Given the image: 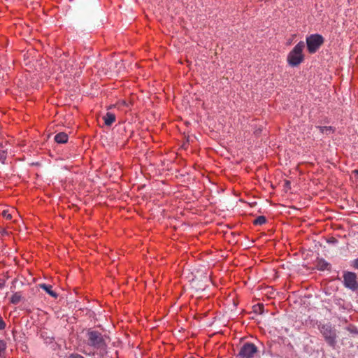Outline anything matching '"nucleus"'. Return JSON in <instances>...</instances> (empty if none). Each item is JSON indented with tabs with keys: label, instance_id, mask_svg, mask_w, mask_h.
<instances>
[{
	"label": "nucleus",
	"instance_id": "obj_1",
	"mask_svg": "<svg viewBox=\"0 0 358 358\" xmlns=\"http://www.w3.org/2000/svg\"><path fill=\"white\" fill-rule=\"evenodd\" d=\"M87 345L96 350H105L107 337L96 330L89 329L87 332Z\"/></svg>",
	"mask_w": 358,
	"mask_h": 358
},
{
	"label": "nucleus",
	"instance_id": "obj_2",
	"mask_svg": "<svg viewBox=\"0 0 358 358\" xmlns=\"http://www.w3.org/2000/svg\"><path fill=\"white\" fill-rule=\"evenodd\" d=\"M304 47V43L301 41L297 43L293 50L289 53L287 61L290 66H296L302 62L303 60V55L302 52Z\"/></svg>",
	"mask_w": 358,
	"mask_h": 358
},
{
	"label": "nucleus",
	"instance_id": "obj_3",
	"mask_svg": "<svg viewBox=\"0 0 358 358\" xmlns=\"http://www.w3.org/2000/svg\"><path fill=\"white\" fill-rule=\"evenodd\" d=\"M257 348L254 343H245L241 348L238 357L239 358H257Z\"/></svg>",
	"mask_w": 358,
	"mask_h": 358
},
{
	"label": "nucleus",
	"instance_id": "obj_4",
	"mask_svg": "<svg viewBox=\"0 0 358 358\" xmlns=\"http://www.w3.org/2000/svg\"><path fill=\"white\" fill-rule=\"evenodd\" d=\"M323 43L324 38L320 34H312L306 38L307 48L310 53L315 52Z\"/></svg>",
	"mask_w": 358,
	"mask_h": 358
},
{
	"label": "nucleus",
	"instance_id": "obj_5",
	"mask_svg": "<svg viewBox=\"0 0 358 358\" xmlns=\"http://www.w3.org/2000/svg\"><path fill=\"white\" fill-rule=\"evenodd\" d=\"M320 332L324 338L326 342L331 347H334L336 344V331L331 325H323L320 329Z\"/></svg>",
	"mask_w": 358,
	"mask_h": 358
},
{
	"label": "nucleus",
	"instance_id": "obj_6",
	"mask_svg": "<svg viewBox=\"0 0 358 358\" xmlns=\"http://www.w3.org/2000/svg\"><path fill=\"white\" fill-rule=\"evenodd\" d=\"M344 285L352 290L355 291L358 289V282L357 281V275L355 273L347 271L343 274Z\"/></svg>",
	"mask_w": 358,
	"mask_h": 358
},
{
	"label": "nucleus",
	"instance_id": "obj_7",
	"mask_svg": "<svg viewBox=\"0 0 358 358\" xmlns=\"http://www.w3.org/2000/svg\"><path fill=\"white\" fill-rule=\"evenodd\" d=\"M55 141L58 143H65L68 141V135L64 132H60L55 135Z\"/></svg>",
	"mask_w": 358,
	"mask_h": 358
},
{
	"label": "nucleus",
	"instance_id": "obj_8",
	"mask_svg": "<svg viewBox=\"0 0 358 358\" xmlns=\"http://www.w3.org/2000/svg\"><path fill=\"white\" fill-rule=\"evenodd\" d=\"M104 123L106 126H110L115 121V115L112 113H107L103 117Z\"/></svg>",
	"mask_w": 358,
	"mask_h": 358
},
{
	"label": "nucleus",
	"instance_id": "obj_9",
	"mask_svg": "<svg viewBox=\"0 0 358 358\" xmlns=\"http://www.w3.org/2000/svg\"><path fill=\"white\" fill-rule=\"evenodd\" d=\"M39 286L41 289L45 290L51 296H52L54 298L57 297V296H58L57 294L52 289V287L51 285H46V284H40Z\"/></svg>",
	"mask_w": 358,
	"mask_h": 358
},
{
	"label": "nucleus",
	"instance_id": "obj_10",
	"mask_svg": "<svg viewBox=\"0 0 358 358\" xmlns=\"http://www.w3.org/2000/svg\"><path fill=\"white\" fill-rule=\"evenodd\" d=\"M6 145H3L2 143H0V161L2 164L5 163L7 156L8 148H6Z\"/></svg>",
	"mask_w": 358,
	"mask_h": 358
},
{
	"label": "nucleus",
	"instance_id": "obj_11",
	"mask_svg": "<svg viewBox=\"0 0 358 358\" xmlns=\"http://www.w3.org/2000/svg\"><path fill=\"white\" fill-rule=\"evenodd\" d=\"M317 268L320 271H325L330 269V264L324 259H320L317 264Z\"/></svg>",
	"mask_w": 358,
	"mask_h": 358
},
{
	"label": "nucleus",
	"instance_id": "obj_12",
	"mask_svg": "<svg viewBox=\"0 0 358 358\" xmlns=\"http://www.w3.org/2000/svg\"><path fill=\"white\" fill-rule=\"evenodd\" d=\"M22 299V295L20 292H15L10 298V302L13 304H17Z\"/></svg>",
	"mask_w": 358,
	"mask_h": 358
},
{
	"label": "nucleus",
	"instance_id": "obj_13",
	"mask_svg": "<svg viewBox=\"0 0 358 358\" xmlns=\"http://www.w3.org/2000/svg\"><path fill=\"white\" fill-rule=\"evenodd\" d=\"M6 348V343L0 340V358H5V351Z\"/></svg>",
	"mask_w": 358,
	"mask_h": 358
},
{
	"label": "nucleus",
	"instance_id": "obj_14",
	"mask_svg": "<svg viewBox=\"0 0 358 358\" xmlns=\"http://www.w3.org/2000/svg\"><path fill=\"white\" fill-rule=\"evenodd\" d=\"M266 222V219L264 216H259L257 217L253 222L255 225H262L265 224Z\"/></svg>",
	"mask_w": 358,
	"mask_h": 358
},
{
	"label": "nucleus",
	"instance_id": "obj_15",
	"mask_svg": "<svg viewBox=\"0 0 358 358\" xmlns=\"http://www.w3.org/2000/svg\"><path fill=\"white\" fill-rule=\"evenodd\" d=\"M64 65L65 66V69L66 71H67L68 73H71V69H72V65L71 64H69L67 65V61L66 59H61L60 60V65Z\"/></svg>",
	"mask_w": 358,
	"mask_h": 358
},
{
	"label": "nucleus",
	"instance_id": "obj_16",
	"mask_svg": "<svg viewBox=\"0 0 358 358\" xmlns=\"http://www.w3.org/2000/svg\"><path fill=\"white\" fill-rule=\"evenodd\" d=\"M2 215L3 217L9 220H11L12 219V215L10 213H9V212L8 210H3L2 212Z\"/></svg>",
	"mask_w": 358,
	"mask_h": 358
},
{
	"label": "nucleus",
	"instance_id": "obj_17",
	"mask_svg": "<svg viewBox=\"0 0 358 358\" xmlns=\"http://www.w3.org/2000/svg\"><path fill=\"white\" fill-rule=\"evenodd\" d=\"M6 327V324L3 320L2 317L0 315V330L3 329Z\"/></svg>",
	"mask_w": 358,
	"mask_h": 358
},
{
	"label": "nucleus",
	"instance_id": "obj_18",
	"mask_svg": "<svg viewBox=\"0 0 358 358\" xmlns=\"http://www.w3.org/2000/svg\"><path fill=\"white\" fill-rule=\"evenodd\" d=\"M68 358H84L82 355L78 354H71Z\"/></svg>",
	"mask_w": 358,
	"mask_h": 358
},
{
	"label": "nucleus",
	"instance_id": "obj_19",
	"mask_svg": "<svg viewBox=\"0 0 358 358\" xmlns=\"http://www.w3.org/2000/svg\"><path fill=\"white\" fill-rule=\"evenodd\" d=\"M352 266H353L354 268L358 269V258L353 261Z\"/></svg>",
	"mask_w": 358,
	"mask_h": 358
},
{
	"label": "nucleus",
	"instance_id": "obj_20",
	"mask_svg": "<svg viewBox=\"0 0 358 358\" xmlns=\"http://www.w3.org/2000/svg\"><path fill=\"white\" fill-rule=\"evenodd\" d=\"M329 129H330V127H324L321 128L322 132H324V130L327 131V130H329Z\"/></svg>",
	"mask_w": 358,
	"mask_h": 358
},
{
	"label": "nucleus",
	"instance_id": "obj_21",
	"mask_svg": "<svg viewBox=\"0 0 358 358\" xmlns=\"http://www.w3.org/2000/svg\"><path fill=\"white\" fill-rule=\"evenodd\" d=\"M354 173H355L357 176H358V170H357H357H355V171H354Z\"/></svg>",
	"mask_w": 358,
	"mask_h": 358
},
{
	"label": "nucleus",
	"instance_id": "obj_22",
	"mask_svg": "<svg viewBox=\"0 0 358 358\" xmlns=\"http://www.w3.org/2000/svg\"><path fill=\"white\" fill-rule=\"evenodd\" d=\"M286 185H289V181H287V182H286Z\"/></svg>",
	"mask_w": 358,
	"mask_h": 358
},
{
	"label": "nucleus",
	"instance_id": "obj_23",
	"mask_svg": "<svg viewBox=\"0 0 358 358\" xmlns=\"http://www.w3.org/2000/svg\"><path fill=\"white\" fill-rule=\"evenodd\" d=\"M189 358H194V357H189Z\"/></svg>",
	"mask_w": 358,
	"mask_h": 358
}]
</instances>
